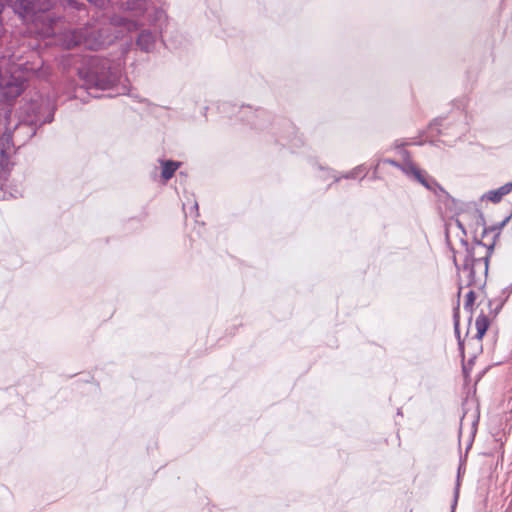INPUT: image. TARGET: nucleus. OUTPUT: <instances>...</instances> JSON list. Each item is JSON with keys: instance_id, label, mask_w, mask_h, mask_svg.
Segmentation results:
<instances>
[{"instance_id": "10", "label": "nucleus", "mask_w": 512, "mask_h": 512, "mask_svg": "<svg viewBox=\"0 0 512 512\" xmlns=\"http://www.w3.org/2000/svg\"><path fill=\"white\" fill-rule=\"evenodd\" d=\"M12 135L10 133H4L0 136V156H1V164L3 161L8 160L9 151L12 146H14L12 142Z\"/></svg>"}, {"instance_id": "2", "label": "nucleus", "mask_w": 512, "mask_h": 512, "mask_svg": "<svg viewBox=\"0 0 512 512\" xmlns=\"http://www.w3.org/2000/svg\"><path fill=\"white\" fill-rule=\"evenodd\" d=\"M78 75L83 80V87L94 97L93 91L108 90L113 88L121 79L122 68L120 62L91 57L86 64L78 68Z\"/></svg>"}, {"instance_id": "18", "label": "nucleus", "mask_w": 512, "mask_h": 512, "mask_svg": "<svg viewBox=\"0 0 512 512\" xmlns=\"http://www.w3.org/2000/svg\"><path fill=\"white\" fill-rule=\"evenodd\" d=\"M453 318H454L455 330H456V332H458V326H459V310H458V308L455 310Z\"/></svg>"}, {"instance_id": "12", "label": "nucleus", "mask_w": 512, "mask_h": 512, "mask_svg": "<svg viewBox=\"0 0 512 512\" xmlns=\"http://www.w3.org/2000/svg\"><path fill=\"white\" fill-rule=\"evenodd\" d=\"M90 3H93L96 7L101 9H106L109 6L114 7L118 5V0H88Z\"/></svg>"}, {"instance_id": "3", "label": "nucleus", "mask_w": 512, "mask_h": 512, "mask_svg": "<svg viewBox=\"0 0 512 512\" xmlns=\"http://www.w3.org/2000/svg\"><path fill=\"white\" fill-rule=\"evenodd\" d=\"M492 249L493 244L486 246L477 242L471 250L466 248L462 263H459L457 256L454 257L461 285L465 284L475 288L484 286L488 273V259Z\"/></svg>"}, {"instance_id": "22", "label": "nucleus", "mask_w": 512, "mask_h": 512, "mask_svg": "<svg viewBox=\"0 0 512 512\" xmlns=\"http://www.w3.org/2000/svg\"><path fill=\"white\" fill-rule=\"evenodd\" d=\"M402 153H403V156H405V157L408 156V152L407 151L403 150Z\"/></svg>"}, {"instance_id": "20", "label": "nucleus", "mask_w": 512, "mask_h": 512, "mask_svg": "<svg viewBox=\"0 0 512 512\" xmlns=\"http://www.w3.org/2000/svg\"><path fill=\"white\" fill-rule=\"evenodd\" d=\"M509 221V218L507 217L506 219H504L498 228H492L491 230L494 232V231H499L502 227H504L506 225V223Z\"/></svg>"}, {"instance_id": "15", "label": "nucleus", "mask_w": 512, "mask_h": 512, "mask_svg": "<svg viewBox=\"0 0 512 512\" xmlns=\"http://www.w3.org/2000/svg\"><path fill=\"white\" fill-rule=\"evenodd\" d=\"M455 136H461L462 134H464L467 130V123H460L457 125L456 129H455Z\"/></svg>"}, {"instance_id": "8", "label": "nucleus", "mask_w": 512, "mask_h": 512, "mask_svg": "<svg viewBox=\"0 0 512 512\" xmlns=\"http://www.w3.org/2000/svg\"><path fill=\"white\" fill-rule=\"evenodd\" d=\"M160 164L162 168L161 178L166 182L173 177L181 163L173 160H160Z\"/></svg>"}, {"instance_id": "9", "label": "nucleus", "mask_w": 512, "mask_h": 512, "mask_svg": "<svg viewBox=\"0 0 512 512\" xmlns=\"http://www.w3.org/2000/svg\"><path fill=\"white\" fill-rule=\"evenodd\" d=\"M511 191H512V182H508L496 190H491V191L487 192L485 197L493 203H498L501 201L503 196L509 194Z\"/></svg>"}, {"instance_id": "13", "label": "nucleus", "mask_w": 512, "mask_h": 512, "mask_svg": "<svg viewBox=\"0 0 512 512\" xmlns=\"http://www.w3.org/2000/svg\"><path fill=\"white\" fill-rule=\"evenodd\" d=\"M475 301V293L474 291L470 290L466 294L465 302H464V309L472 311V307Z\"/></svg>"}, {"instance_id": "7", "label": "nucleus", "mask_w": 512, "mask_h": 512, "mask_svg": "<svg viewBox=\"0 0 512 512\" xmlns=\"http://www.w3.org/2000/svg\"><path fill=\"white\" fill-rule=\"evenodd\" d=\"M402 172L408 177H411L415 181L422 184L426 189L436 192L438 189L442 191L441 186L436 182L434 178L429 176L426 171L419 169L409 159L405 160Z\"/></svg>"}, {"instance_id": "14", "label": "nucleus", "mask_w": 512, "mask_h": 512, "mask_svg": "<svg viewBox=\"0 0 512 512\" xmlns=\"http://www.w3.org/2000/svg\"><path fill=\"white\" fill-rule=\"evenodd\" d=\"M363 174L362 177L365 176L366 172L362 166H358L355 169H353L348 174L344 175L345 178H356L358 175Z\"/></svg>"}, {"instance_id": "1", "label": "nucleus", "mask_w": 512, "mask_h": 512, "mask_svg": "<svg viewBox=\"0 0 512 512\" xmlns=\"http://www.w3.org/2000/svg\"><path fill=\"white\" fill-rule=\"evenodd\" d=\"M160 0H127L126 16L114 15L110 25L120 28V32L140 30L136 40L137 47L144 52H151L158 36L162 33L167 16L162 8L157 7ZM124 4H121V8Z\"/></svg>"}, {"instance_id": "21", "label": "nucleus", "mask_w": 512, "mask_h": 512, "mask_svg": "<svg viewBox=\"0 0 512 512\" xmlns=\"http://www.w3.org/2000/svg\"><path fill=\"white\" fill-rule=\"evenodd\" d=\"M437 132H438L439 134H444L443 130H442V129H440V128H438V129H437Z\"/></svg>"}, {"instance_id": "5", "label": "nucleus", "mask_w": 512, "mask_h": 512, "mask_svg": "<svg viewBox=\"0 0 512 512\" xmlns=\"http://www.w3.org/2000/svg\"><path fill=\"white\" fill-rule=\"evenodd\" d=\"M28 111L32 113L34 119L31 120V125L27 123L18 124L15 127L16 136L22 132H27L29 138L35 135L34 125L50 123L54 117L55 106L50 99L40 97L39 100H33L30 103Z\"/></svg>"}, {"instance_id": "23", "label": "nucleus", "mask_w": 512, "mask_h": 512, "mask_svg": "<svg viewBox=\"0 0 512 512\" xmlns=\"http://www.w3.org/2000/svg\"><path fill=\"white\" fill-rule=\"evenodd\" d=\"M194 207H195V209L197 210V209H198V204H197V203H195Z\"/></svg>"}, {"instance_id": "17", "label": "nucleus", "mask_w": 512, "mask_h": 512, "mask_svg": "<svg viewBox=\"0 0 512 512\" xmlns=\"http://www.w3.org/2000/svg\"><path fill=\"white\" fill-rule=\"evenodd\" d=\"M385 163H388L394 167H397L398 169H400L402 171V167L404 166V163L400 164L398 163L397 161L395 160H392V159H386L384 160Z\"/></svg>"}, {"instance_id": "6", "label": "nucleus", "mask_w": 512, "mask_h": 512, "mask_svg": "<svg viewBox=\"0 0 512 512\" xmlns=\"http://www.w3.org/2000/svg\"><path fill=\"white\" fill-rule=\"evenodd\" d=\"M14 12L24 20H32L39 12H45L52 6L51 0H8Z\"/></svg>"}, {"instance_id": "19", "label": "nucleus", "mask_w": 512, "mask_h": 512, "mask_svg": "<svg viewBox=\"0 0 512 512\" xmlns=\"http://www.w3.org/2000/svg\"><path fill=\"white\" fill-rule=\"evenodd\" d=\"M438 126L446 128V126L443 124V120L442 119L434 120V122L431 124V129H434V128L438 127Z\"/></svg>"}, {"instance_id": "16", "label": "nucleus", "mask_w": 512, "mask_h": 512, "mask_svg": "<svg viewBox=\"0 0 512 512\" xmlns=\"http://www.w3.org/2000/svg\"><path fill=\"white\" fill-rule=\"evenodd\" d=\"M460 477V469L458 470V478ZM459 480L457 481V487H456V492H455V499H454V502L452 504V507H451V512H455V507H456V504H457V498H458V488H459Z\"/></svg>"}, {"instance_id": "11", "label": "nucleus", "mask_w": 512, "mask_h": 512, "mask_svg": "<svg viewBox=\"0 0 512 512\" xmlns=\"http://www.w3.org/2000/svg\"><path fill=\"white\" fill-rule=\"evenodd\" d=\"M489 324H490L489 318L484 313H481L476 318V321H475V326H476V330H477L476 338L478 340H481L483 338V336L485 335V333L489 327Z\"/></svg>"}, {"instance_id": "4", "label": "nucleus", "mask_w": 512, "mask_h": 512, "mask_svg": "<svg viewBox=\"0 0 512 512\" xmlns=\"http://www.w3.org/2000/svg\"><path fill=\"white\" fill-rule=\"evenodd\" d=\"M112 35L109 27H104L99 22L87 24L84 27L68 30L61 36L62 44L67 49L83 46L85 49L98 50L118 38Z\"/></svg>"}]
</instances>
